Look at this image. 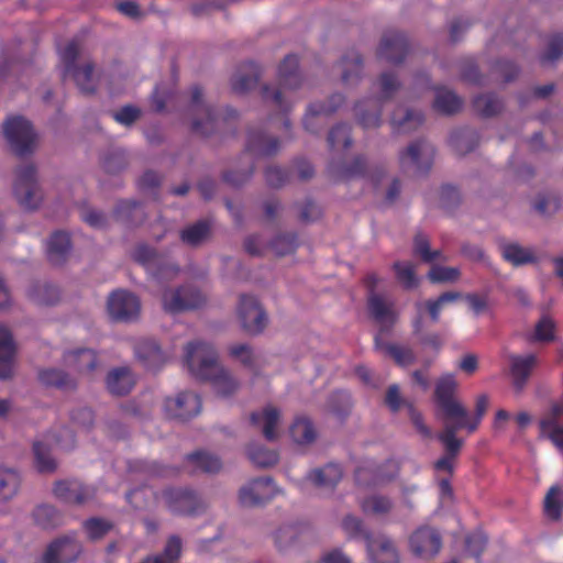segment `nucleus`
<instances>
[{
    "label": "nucleus",
    "instance_id": "obj_1",
    "mask_svg": "<svg viewBox=\"0 0 563 563\" xmlns=\"http://www.w3.org/2000/svg\"><path fill=\"white\" fill-rule=\"evenodd\" d=\"M185 361L191 376L209 382L220 397H230L240 388V382L219 363V356L212 344L194 341L185 349Z\"/></svg>",
    "mask_w": 563,
    "mask_h": 563
},
{
    "label": "nucleus",
    "instance_id": "obj_2",
    "mask_svg": "<svg viewBox=\"0 0 563 563\" xmlns=\"http://www.w3.org/2000/svg\"><path fill=\"white\" fill-rule=\"evenodd\" d=\"M305 79L299 70V62L296 55H287L278 67L276 85H263L261 96L263 101L283 114H287L294 101L287 92H294L302 88Z\"/></svg>",
    "mask_w": 563,
    "mask_h": 563
},
{
    "label": "nucleus",
    "instance_id": "obj_3",
    "mask_svg": "<svg viewBox=\"0 0 563 563\" xmlns=\"http://www.w3.org/2000/svg\"><path fill=\"white\" fill-rule=\"evenodd\" d=\"M131 258L145 268L157 280L175 278L180 268L167 254L161 253L147 243H137L130 253Z\"/></svg>",
    "mask_w": 563,
    "mask_h": 563
},
{
    "label": "nucleus",
    "instance_id": "obj_4",
    "mask_svg": "<svg viewBox=\"0 0 563 563\" xmlns=\"http://www.w3.org/2000/svg\"><path fill=\"white\" fill-rule=\"evenodd\" d=\"M434 155L435 148L430 142L417 139L399 151V167L409 176H426L432 168Z\"/></svg>",
    "mask_w": 563,
    "mask_h": 563
},
{
    "label": "nucleus",
    "instance_id": "obj_5",
    "mask_svg": "<svg viewBox=\"0 0 563 563\" xmlns=\"http://www.w3.org/2000/svg\"><path fill=\"white\" fill-rule=\"evenodd\" d=\"M13 195L23 210L35 211L40 208L44 194L38 183L35 165L24 164L16 169Z\"/></svg>",
    "mask_w": 563,
    "mask_h": 563
},
{
    "label": "nucleus",
    "instance_id": "obj_6",
    "mask_svg": "<svg viewBox=\"0 0 563 563\" xmlns=\"http://www.w3.org/2000/svg\"><path fill=\"white\" fill-rule=\"evenodd\" d=\"M2 135L11 151L24 157L34 153L37 135L31 122L22 115L9 117L2 123Z\"/></svg>",
    "mask_w": 563,
    "mask_h": 563
},
{
    "label": "nucleus",
    "instance_id": "obj_7",
    "mask_svg": "<svg viewBox=\"0 0 563 563\" xmlns=\"http://www.w3.org/2000/svg\"><path fill=\"white\" fill-rule=\"evenodd\" d=\"M206 296L191 284L168 288L163 292V308L166 312L178 314L199 309L206 303Z\"/></svg>",
    "mask_w": 563,
    "mask_h": 563
},
{
    "label": "nucleus",
    "instance_id": "obj_8",
    "mask_svg": "<svg viewBox=\"0 0 563 563\" xmlns=\"http://www.w3.org/2000/svg\"><path fill=\"white\" fill-rule=\"evenodd\" d=\"M236 313L243 331L250 335L261 334L268 324V316L260 300L249 294H241Z\"/></svg>",
    "mask_w": 563,
    "mask_h": 563
},
{
    "label": "nucleus",
    "instance_id": "obj_9",
    "mask_svg": "<svg viewBox=\"0 0 563 563\" xmlns=\"http://www.w3.org/2000/svg\"><path fill=\"white\" fill-rule=\"evenodd\" d=\"M168 509L180 516H197L207 509L205 500L192 489L169 487L162 492Z\"/></svg>",
    "mask_w": 563,
    "mask_h": 563
},
{
    "label": "nucleus",
    "instance_id": "obj_10",
    "mask_svg": "<svg viewBox=\"0 0 563 563\" xmlns=\"http://www.w3.org/2000/svg\"><path fill=\"white\" fill-rule=\"evenodd\" d=\"M279 493V488L271 476L256 477L240 488L239 501L246 508L262 507Z\"/></svg>",
    "mask_w": 563,
    "mask_h": 563
},
{
    "label": "nucleus",
    "instance_id": "obj_11",
    "mask_svg": "<svg viewBox=\"0 0 563 563\" xmlns=\"http://www.w3.org/2000/svg\"><path fill=\"white\" fill-rule=\"evenodd\" d=\"M203 92L198 86L191 89L190 111L194 115L191 131L203 137L213 135L219 129V121L212 109L203 103Z\"/></svg>",
    "mask_w": 563,
    "mask_h": 563
},
{
    "label": "nucleus",
    "instance_id": "obj_12",
    "mask_svg": "<svg viewBox=\"0 0 563 563\" xmlns=\"http://www.w3.org/2000/svg\"><path fill=\"white\" fill-rule=\"evenodd\" d=\"M52 493L63 503L76 506H82L96 497V488L77 478L55 481Z\"/></svg>",
    "mask_w": 563,
    "mask_h": 563
},
{
    "label": "nucleus",
    "instance_id": "obj_13",
    "mask_svg": "<svg viewBox=\"0 0 563 563\" xmlns=\"http://www.w3.org/2000/svg\"><path fill=\"white\" fill-rule=\"evenodd\" d=\"M140 309L139 298L134 294L122 289L111 292L107 301L109 317L115 322L136 320Z\"/></svg>",
    "mask_w": 563,
    "mask_h": 563
},
{
    "label": "nucleus",
    "instance_id": "obj_14",
    "mask_svg": "<svg viewBox=\"0 0 563 563\" xmlns=\"http://www.w3.org/2000/svg\"><path fill=\"white\" fill-rule=\"evenodd\" d=\"M457 388V382L453 375H444L435 384V401L440 407L439 418L464 416V407L454 398Z\"/></svg>",
    "mask_w": 563,
    "mask_h": 563
},
{
    "label": "nucleus",
    "instance_id": "obj_15",
    "mask_svg": "<svg viewBox=\"0 0 563 563\" xmlns=\"http://www.w3.org/2000/svg\"><path fill=\"white\" fill-rule=\"evenodd\" d=\"M164 409L170 419L187 421L200 412L201 399L192 391H181L175 397H167Z\"/></svg>",
    "mask_w": 563,
    "mask_h": 563
},
{
    "label": "nucleus",
    "instance_id": "obj_16",
    "mask_svg": "<svg viewBox=\"0 0 563 563\" xmlns=\"http://www.w3.org/2000/svg\"><path fill=\"white\" fill-rule=\"evenodd\" d=\"M81 553L80 543L64 536L53 540L42 555V563H74Z\"/></svg>",
    "mask_w": 563,
    "mask_h": 563
},
{
    "label": "nucleus",
    "instance_id": "obj_17",
    "mask_svg": "<svg viewBox=\"0 0 563 563\" xmlns=\"http://www.w3.org/2000/svg\"><path fill=\"white\" fill-rule=\"evenodd\" d=\"M408 51L409 43L405 33L400 31H387L380 38L377 56L386 59L388 63L397 65L405 60Z\"/></svg>",
    "mask_w": 563,
    "mask_h": 563
},
{
    "label": "nucleus",
    "instance_id": "obj_18",
    "mask_svg": "<svg viewBox=\"0 0 563 563\" xmlns=\"http://www.w3.org/2000/svg\"><path fill=\"white\" fill-rule=\"evenodd\" d=\"M442 540L439 532L428 526L420 527L410 537L412 553L421 559H433L441 550Z\"/></svg>",
    "mask_w": 563,
    "mask_h": 563
},
{
    "label": "nucleus",
    "instance_id": "obj_19",
    "mask_svg": "<svg viewBox=\"0 0 563 563\" xmlns=\"http://www.w3.org/2000/svg\"><path fill=\"white\" fill-rule=\"evenodd\" d=\"M424 113L421 109L399 104L390 115V125L395 134H410L420 129L424 123Z\"/></svg>",
    "mask_w": 563,
    "mask_h": 563
},
{
    "label": "nucleus",
    "instance_id": "obj_20",
    "mask_svg": "<svg viewBox=\"0 0 563 563\" xmlns=\"http://www.w3.org/2000/svg\"><path fill=\"white\" fill-rule=\"evenodd\" d=\"M369 167L364 155H356L351 162L332 161L328 166V174L334 181H349L368 175Z\"/></svg>",
    "mask_w": 563,
    "mask_h": 563
},
{
    "label": "nucleus",
    "instance_id": "obj_21",
    "mask_svg": "<svg viewBox=\"0 0 563 563\" xmlns=\"http://www.w3.org/2000/svg\"><path fill=\"white\" fill-rule=\"evenodd\" d=\"M335 67L340 70L341 81L345 86H357L364 75L363 55L355 48L347 49L336 62Z\"/></svg>",
    "mask_w": 563,
    "mask_h": 563
},
{
    "label": "nucleus",
    "instance_id": "obj_22",
    "mask_svg": "<svg viewBox=\"0 0 563 563\" xmlns=\"http://www.w3.org/2000/svg\"><path fill=\"white\" fill-rule=\"evenodd\" d=\"M509 372L512 378V386L516 394H521L525 389L538 360L534 354L508 356Z\"/></svg>",
    "mask_w": 563,
    "mask_h": 563
},
{
    "label": "nucleus",
    "instance_id": "obj_23",
    "mask_svg": "<svg viewBox=\"0 0 563 563\" xmlns=\"http://www.w3.org/2000/svg\"><path fill=\"white\" fill-rule=\"evenodd\" d=\"M367 307L372 317L380 324L379 332L390 331L397 320V316L393 310V303L378 294H369L367 297Z\"/></svg>",
    "mask_w": 563,
    "mask_h": 563
},
{
    "label": "nucleus",
    "instance_id": "obj_24",
    "mask_svg": "<svg viewBox=\"0 0 563 563\" xmlns=\"http://www.w3.org/2000/svg\"><path fill=\"white\" fill-rule=\"evenodd\" d=\"M279 420L280 412L273 406H266L262 411H253L250 415L251 424L261 428L263 437L269 442L279 438Z\"/></svg>",
    "mask_w": 563,
    "mask_h": 563
},
{
    "label": "nucleus",
    "instance_id": "obj_25",
    "mask_svg": "<svg viewBox=\"0 0 563 563\" xmlns=\"http://www.w3.org/2000/svg\"><path fill=\"white\" fill-rule=\"evenodd\" d=\"M212 238V223L208 219H201L190 223L179 231V240L191 249H198L207 244Z\"/></svg>",
    "mask_w": 563,
    "mask_h": 563
},
{
    "label": "nucleus",
    "instance_id": "obj_26",
    "mask_svg": "<svg viewBox=\"0 0 563 563\" xmlns=\"http://www.w3.org/2000/svg\"><path fill=\"white\" fill-rule=\"evenodd\" d=\"M366 547L372 563H399V556L393 541L386 536L369 538Z\"/></svg>",
    "mask_w": 563,
    "mask_h": 563
},
{
    "label": "nucleus",
    "instance_id": "obj_27",
    "mask_svg": "<svg viewBox=\"0 0 563 563\" xmlns=\"http://www.w3.org/2000/svg\"><path fill=\"white\" fill-rule=\"evenodd\" d=\"M344 100L343 95L333 93L325 101L310 103L303 118L305 129L311 133H316L317 129L312 124V119L320 115H331L344 103Z\"/></svg>",
    "mask_w": 563,
    "mask_h": 563
},
{
    "label": "nucleus",
    "instance_id": "obj_28",
    "mask_svg": "<svg viewBox=\"0 0 563 563\" xmlns=\"http://www.w3.org/2000/svg\"><path fill=\"white\" fill-rule=\"evenodd\" d=\"M279 151V140L262 130L251 129L247 133L246 152L256 156H273Z\"/></svg>",
    "mask_w": 563,
    "mask_h": 563
},
{
    "label": "nucleus",
    "instance_id": "obj_29",
    "mask_svg": "<svg viewBox=\"0 0 563 563\" xmlns=\"http://www.w3.org/2000/svg\"><path fill=\"white\" fill-rule=\"evenodd\" d=\"M112 212L117 221L126 225L136 227L145 221L143 206L135 199H122L117 201Z\"/></svg>",
    "mask_w": 563,
    "mask_h": 563
},
{
    "label": "nucleus",
    "instance_id": "obj_30",
    "mask_svg": "<svg viewBox=\"0 0 563 563\" xmlns=\"http://www.w3.org/2000/svg\"><path fill=\"white\" fill-rule=\"evenodd\" d=\"M37 379L45 387H53L63 391L77 388V380L69 373L56 367L40 368Z\"/></svg>",
    "mask_w": 563,
    "mask_h": 563
},
{
    "label": "nucleus",
    "instance_id": "obj_31",
    "mask_svg": "<svg viewBox=\"0 0 563 563\" xmlns=\"http://www.w3.org/2000/svg\"><path fill=\"white\" fill-rule=\"evenodd\" d=\"M498 246L501 253V257L515 267H520L537 262V256L534 255L533 251L529 247H523L517 242H507L505 239H500Z\"/></svg>",
    "mask_w": 563,
    "mask_h": 563
},
{
    "label": "nucleus",
    "instance_id": "obj_32",
    "mask_svg": "<svg viewBox=\"0 0 563 563\" xmlns=\"http://www.w3.org/2000/svg\"><path fill=\"white\" fill-rule=\"evenodd\" d=\"M27 298L38 306H53L60 299L57 286L46 280H34L26 290Z\"/></svg>",
    "mask_w": 563,
    "mask_h": 563
},
{
    "label": "nucleus",
    "instance_id": "obj_33",
    "mask_svg": "<svg viewBox=\"0 0 563 563\" xmlns=\"http://www.w3.org/2000/svg\"><path fill=\"white\" fill-rule=\"evenodd\" d=\"M64 362L68 367L80 374L90 375L98 367V356L93 350L79 349L64 354Z\"/></svg>",
    "mask_w": 563,
    "mask_h": 563
},
{
    "label": "nucleus",
    "instance_id": "obj_34",
    "mask_svg": "<svg viewBox=\"0 0 563 563\" xmlns=\"http://www.w3.org/2000/svg\"><path fill=\"white\" fill-rule=\"evenodd\" d=\"M23 477L15 467L0 465V501L9 503L15 498L21 489Z\"/></svg>",
    "mask_w": 563,
    "mask_h": 563
},
{
    "label": "nucleus",
    "instance_id": "obj_35",
    "mask_svg": "<svg viewBox=\"0 0 563 563\" xmlns=\"http://www.w3.org/2000/svg\"><path fill=\"white\" fill-rule=\"evenodd\" d=\"M99 164L106 174L117 176L128 169L130 159L124 148L109 147L100 154Z\"/></svg>",
    "mask_w": 563,
    "mask_h": 563
},
{
    "label": "nucleus",
    "instance_id": "obj_36",
    "mask_svg": "<svg viewBox=\"0 0 563 563\" xmlns=\"http://www.w3.org/2000/svg\"><path fill=\"white\" fill-rule=\"evenodd\" d=\"M15 346L11 332L0 324V379H10L13 376Z\"/></svg>",
    "mask_w": 563,
    "mask_h": 563
},
{
    "label": "nucleus",
    "instance_id": "obj_37",
    "mask_svg": "<svg viewBox=\"0 0 563 563\" xmlns=\"http://www.w3.org/2000/svg\"><path fill=\"white\" fill-rule=\"evenodd\" d=\"M343 472L339 464L329 463L314 468L308 474V479L318 488L332 492L342 479Z\"/></svg>",
    "mask_w": 563,
    "mask_h": 563
},
{
    "label": "nucleus",
    "instance_id": "obj_38",
    "mask_svg": "<svg viewBox=\"0 0 563 563\" xmlns=\"http://www.w3.org/2000/svg\"><path fill=\"white\" fill-rule=\"evenodd\" d=\"M70 236L66 232H54L47 242V258L54 266L63 265L70 253Z\"/></svg>",
    "mask_w": 563,
    "mask_h": 563
},
{
    "label": "nucleus",
    "instance_id": "obj_39",
    "mask_svg": "<svg viewBox=\"0 0 563 563\" xmlns=\"http://www.w3.org/2000/svg\"><path fill=\"white\" fill-rule=\"evenodd\" d=\"M107 389L114 396L128 395L134 384V377L129 367H117L110 371L106 378Z\"/></svg>",
    "mask_w": 563,
    "mask_h": 563
},
{
    "label": "nucleus",
    "instance_id": "obj_40",
    "mask_svg": "<svg viewBox=\"0 0 563 563\" xmlns=\"http://www.w3.org/2000/svg\"><path fill=\"white\" fill-rule=\"evenodd\" d=\"M382 109L380 101L371 98L360 101L355 106V115L363 128H378L382 123Z\"/></svg>",
    "mask_w": 563,
    "mask_h": 563
},
{
    "label": "nucleus",
    "instance_id": "obj_41",
    "mask_svg": "<svg viewBox=\"0 0 563 563\" xmlns=\"http://www.w3.org/2000/svg\"><path fill=\"white\" fill-rule=\"evenodd\" d=\"M374 342L377 350L384 351L399 366L405 367L411 365L417 360L413 350L409 346H400L394 343H387L382 339L379 334L375 335Z\"/></svg>",
    "mask_w": 563,
    "mask_h": 563
},
{
    "label": "nucleus",
    "instance_id": "obj_42",
    "mask_svg": "<svg viewBox=\"0 0 563 563\" xmlns=\"http://www.w3.org/2000/svg\"><path fill=\"white\" fill-rule=\"evenodd\" d=\"M462 297L459 291H445L441 294L437 299H428L426 301H418L415 303L417 312H423L426 310L433 323H438L440 320V312L443 306L455 302Z\"/></svg>",
    "mask_w": 563,
    "mask_h": 563
},
{
    "label": "nucleus",
    "instance_id": "obj_43",
    "mask_svg": "<svg viewBox=\"0 0 563 563\" xmlns=\"http://www.w3.org/2000/svg\"><path fill=\"white\" fill-rule=\"evenodd\" d=\"M474 111L482 118H493L504 110V100L494 92L479 93L473 99Z\"/></svg>",
    "mask_w": 563,
    "mask_h": 563
},
{
    "label": "nucleus",
    "instance_id": "obj_44",
    "mask_svg": "<svg viewBox=\"0 0 563 563\" xmlns=\"http://www.w3.org/2000/svg\"><path fill=\"white\" fill-rule=\"evenodd\" d=\"M135 353L144 362L145 366L151 369L158 368L165 362L161 346L153 339L140 341L135 347Z\"/></svg>",
    "mask_w": 563,
    "mask_h": 563
},
{
    "label": "nucleus",
    "instance_id": "obj_45",
    "mask_svg": "<svg viewBox=\"0 0 563 563\" xmlns=\"http://www.w3.org/2000/svg\"><path fill=\"white\" fill-rule=\"evenodd\" d=\"M450 142L459 155H466L479 143L478 132L472 128L456 129L451 133Z\"/></svg>",
    "mask_w": 563,
    "mask_h": 563
},
{
    "label": "nucleus",
    "instance_id": "obj_46",
    "mask_svg": "<svg viewBox=\"0 0 563 563\" xmlns=\"http://www.w3.org/2000/svg\"><path fill=\"white\" fill-rule=\"evenodd\" d=\"M441 421L443 429L437 438L444 446V454L456 459L463 445V440L456 438L457 431L461 430V424H452V421L448 419H442Z\"/></svg>",
    "mask_w": 563,
    "mask_h": 563
},
{
    "label": "nucleus",
    "instance_id": "obj_47",
    "mask_svg": "<svg viewBox=\"0 0 563 563\" xmlns=\"http://www.w3.org/2000/svg\"><path fill=\"white\" fill-rule=\"evenodd\" d=\"M463 100L453 90L446 87L435 88L434 108L444 114H454L462 108Z\"/></svg>",
    "mask_w": 563,
    "mask_h": 563
},
{
    "label": "nucleus",
    "instance_id": "obj_48",
    "mask_svg": "<svg viewBox=\"0 0 563 563\" xmlns=\"http://www.w3.org/2000/svg\"><path fill=\"white\" fill-rule=\"evenodd\" d=\"M33 455L35 467L40 473H54L57 467V461L52 455L51 444L45 441H35L33 443Z\"/></svg>",
    "mask_w": 563,
    "mask_h": 563
},
{
    "label": "nucleus",
    "instance_id": "obj_49",
    "mask_svg": "<svg viewBox=\"0 0 563 563\" xmlns=\"http://www.w3.org/2000/svg\"><path fill=\"white\" fill-rule=\"evenodd\" d=\"M34 522L42 529H53L60 526L63 516L53 505L42 504L34 508L32 512Z\"/></svg>",
    "mask_w": 563,
    "mask_h": 563
},
{
    "label": "nucleus",
    "instance_id": "obj_50",
    "mask_svg": "<svg viewBox=\"0 0 563 563\" xmlns=\"http://www.w3.org/2000/svg\"><path fill=\"white\" fill-rule=\"evenodd\" d=\"M93 65L86 63L82 66H74L67 77H71L80 92L85 96H91L96 92V84L92 77Z\"/></svg>",
    "mask_w": 563,
    "mask_h": 563
},
{
    "label": "nucleus",
    "instance_id": "obj_51",
    "mask_svg": "<svg viewBox=\"0 0 563 563\" xmlns=\"http://www.w3.org/2000/svg\"><path fill=\"white\" fill-rule=\"evenodd\" d=\"M260 79L258 67L251 63L246 69L239 70L232 78V89L236 93H245L257 85Z\"/></svg>",
    "mask_w": 563,
    "mask_h": 563
},
{
    "label": "nucleus",
    "instance_id": "obj_52",
    "mask_svg": "<svg viewBox=\"0 0 563 563\" xmlns=\"http://www.w3.org/2000/svg\"><path fill=\"white\" fill-rule=\"evenodd\" d=\"M563 510V488L560 485H552L547 492L543 500V511L552 521H559Z\"/></svg>",
    "mask_w": 563,
    "mask_h": 563
},
{
    "label": "nucleus",
    "instance_id": "obj_53",
    "mask_svg": "<svg viewBox=\"0 0 563 563\" xmlns=\"http://www.w3.org/2000/svg\"><path fill=\"white\" fill-rule=\"evenodd\" d=\"M249 460L257 467H272L278 462V453L258 443H250L246 448Z\"/></svg>",
    "mask_w": 563,
    "mask_h": 563
},
{
    "label": "nucleus",
    "instance_id": "obj_54",
    "mask_svg": "<svg viewBox=\"0 0 563 563\" xmlns=\"http://www.w3.org/2000/svg\"><path fill=\"white\" fill-rule=\"evenodd\" d=\"M439 207L446 213L454 212L463 201L461 190L452 184H443L438 190Z\"/></svg>",
    "mask_w": 563,
    "mask_h": 563
},
{
    "label": "nucleus",
    "instance_id": "obj_55",
    "mask_svg": "<svg viewBox=\"0 0 563 563\" xmlns=\"http://www.w3.org/2000/svg\"><path fill=\"white\" fill-rule=\"evenodd\" d=\"M188 462H190L195 468L200 470L205 473L216 474L222 468V462L213 454L197 451L186 455Z\"/></svg>",
    "mask_w": 563,
    "mask_h": 563
},
{
    "label": "nucleus",
    "instance_id": "obj_56",
    "mask_svg": "<svg viewBox=\"0 0 563 563\" xmlns=\"http://www.w3.org/2000/svg\"><path fill=\"white\" fill-rule=\"evenodd\" d=\"M299 245L296 232H280L276 234L269 242V249L277 256H285L294 253Z\"/></svg>",
    "mask_w": 563,
    "mask_h": 563
},
{
    "label": "nucleus",
    "instance_id": "obj_57",
    "mask_svg": "<svg viewBox=\"0 0 563 563\" xmlns=\"http://www.w3.org/2000/svg\"><path fill=\"white\" fill-rule=\"evenodd\" d=\"M397 282L405 290H412L418 287L419 278L416 275V267L410 262L397 261L393 264Z\"/></svg>",
    "mask_w": 563,
    "mask_h": 563
},
{
    "label": "nucleus",
    "instance_id": "obj_58",
    "mask_svg": "<svg viewBox=\"0 0 563 563\" xmlns=\"http://www.w3.org/2000/svg\"><path fill=\"white\" fill-rule=\"evenodd\" d=\"M290 435L298 444H310L316 440L317 433L311 420L300 417L291 424Z\"/></svg>",
    "mask_w": 563,
    "mask_h": 563
},
{
    "label": "nucleus",
    "instance_id": "obj_59",
    "mask_svg": "<svg viewBox=\"0 0 563 563\" xmlns=\"http://www.w3.org/2000/svg\"><path fill=\"white\" fill-rule=\"evenodd\" d=\"M328 409L339 418L350 415L353 401L351 394L345 390H338L331 394L327 401Z\"/></svg>",
    "mask_w": 563,
    "mask_h": 563
},
{
    "label": "nucleus",
    "instance_id": "obj_60",
    "mask_svg": "<svg viewBox=\"0 0 563 563\" xmlns=\"http://www.w3.org/2000/svg\"><path fill=\"white\" fill-rule=\"evenodd\" d=\"M274 540L277 550L287 553L298 544L299 529L295 526H283L276 531Z\"/></svg>",
    "mask_w": 563,
    "mask_h": 563
},
{
    "label": "nucleus",
    "instance_id": "obj_61",
    "mask_svg": "<svg viewBox=\"0 0 563 563\" xmlns=\"http://www.w3.org/2000/svg\"><path fill=\"white\" fill-rule=\"evenodd\" d=\"M292 208L298 212V220L305 224L313 223L322 217L321 207L311 198H306L302 202L296 201Z\"/></svg>",
    "mask_w": 563,
    "mask_h": 563
},
{
    "label": "nucleus",
    "instance_id": "obj_62",
    "mask_svg": "<svg viewBox=\"0 0 563 563\" xmlns=\"http://www.w3.org/2000/svg\"><path fill=\"white\" fill-rule=\"evenodd\" d=\"M131 471L144 472L151 476L170 477L178 474V470L173 466H165L157 462L136 461L130 465Z\"/></svg>",
    "mask_w": 563,
    "mask_h": 563
},
{
    "label": "nucleus",
    "instance_id": "obj_63",
    "mask_svg": "<svg viewBox=\"0 0 563 563\" xmlns=\"http://www.w3.org/2000/svg\"><path fill=\"white\" fill-rule=\"evenodd\" d=\"M291 174L277 165H268L264 169L265 183L269 188L280 189L290 181Z\"/></svg>",
    "mask_w": 563,
    "mask_h": 563
},
{
    "label": "nucleus",
    "instance_id": "obj_64",
    "mask_svg": "<svg viewBox=\"0 0 563 563\" xmlns=\"http://www.w3.org/2000/svg\"><path fill=\"white\" fill-rule=\"evenodd\" d=\"M532 206L540 216L550 217L560 209V199L555 194H540Z\"/></svg>",
    "mask_w": 563,
    "mask_h": 563
}]
</instances>
